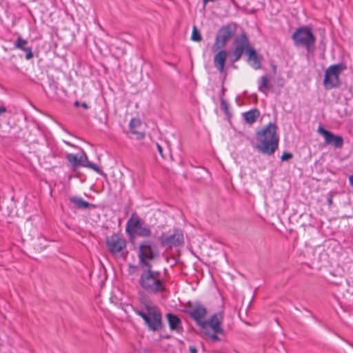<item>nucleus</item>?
I'll list each match as a JSON object with an SVG mask.
<instances>
[{"instance_id":"1","label":"nucleus","mask_w":353,"mask_h":353,"mask_svg":"<svg viewBox=\"0 0 353 353\" xmlns=\"http://www.w3.org/2000/svg\"><path fill=\"white\" fill-rule=\"evenodd\" d=\"M277 126L269 123L256 133L257 144L255 148L263 154L272 155L278 149L279 138L276 134Z\"/></svg>"},{"instance_id":"2","label":"nucleus","mask_w":353,"mask_h":353,"mask_svg":"<svg viewBox=\"0 0 353 353\" xmlns=\"http://www.w3.org/2000/svg\"><path fill=\"white\" fill-rule=\"evenodd\" d=\"M141 269L138 283L143 292L150 294H158L165 292V281L161 277L160 272L152 270V265Z\"/></svg>"},{"instance_id":"3","label":"nucleus","mask_w":353,"mask_h":353,"mask_svg":"<svg viewBox=\"0 0 353 353\" xmlns=\"http://www.w3.org/2000/svg\"><path fill=\"white\" fill-rule=\"evenodd\" d=\"M133 311L142 318L149 331L159 332L164 329L162 313L157 306L145 303L144 310L134 307Z\"/></svg>"},{"instance_id":"4","label":"nucleus","mask_w":353,"mask_h":353,"mask_svg":"<svg viewBox=\"0 0 353 353\" xmlns=\"http://www.w3.org/2000/svg\"><path fill=\"white\" fill-rule=\"evenodd\" d=\"M292 39L296 47L305 48L307 54L314 53L316 38L310 27L303 26L297 28L292 35Z\"/></svg>"},{"instance_id":"5","label":"nucleus","mask_w":353,"mask_h":353,"mask_svg":"<svg viewBox=\"0 0 353 353\" xmlns=\"http://www.w3.org/2000/svg\"><path fill=\"white\" fill-rule=\"evenodd\" d=\"M157 254V247L150 241H142L139 248V265L141 268H150L152 265L150 261L153 260Z\"/></svg>"},{"instance_id":"6","label":"nucleus","mask_w":353,"mask_h":353,"mask_svg":"<svg viewBox=\"0 0 353 353\" xmlns=\"http://www.w3.org/2000/svg\"><path fill=\"white\" fill-rule=\"evenodd\" d=\"M236 31V25L234 23H229L220 28L212 47V51L216 52L219 49H223L228 41L234 35Z\"/></svg>"},{"instance_id":"7","label":"nucleus","mask_w":353,"mask_h":353,"mask_svg":"<svg viewBox=\"0 0 353 353\" xmlns=\"http://www.w3.org/2000/svg\"><path fill=\"white\" fill-rule=\"evenodd\" d=\"M345 69L342 63L332 65L325 72L323 85L325 89H332L340 85L339 75Z\"/></svg>"},{"instance_id":"8","label":"nucleus","mask_w":353,"mask_h":353,"mask_svg":"<svg viewBox=\"0 0 353 353\" xmlns=\"http://www.w3.org/2000/svg\"><path fill=\"white\" fill-rule=\"evenodd\" d=\"M105 244L112 254L121 256L123 250L126 248L127 243L121 234L114 233L106 237Z\"/></svg>"},{"instance_id":"9","label":"nucleus","mask_w":353,"mask_h":353,"mask_svg":"<svg viewBox=\"0 0 353 353\" xmlns=\"http://www.w3.org/2000/svg\"><path fill=\"white\" fill-rule=\"evenodd\" d=\"M159 241L163 247L167 248L181 246L184 243L183 234L181 230L175 228L170 234L162 233Z\"/></svg>"},{"instance_id":"10","label":"nucleus","mask_w":353,"mask_h":353,"mask_svg":"<svg viewBox=\"0 0 353 353\" xmlns=\"http://www.w3.org/2000/svg\"><path fill=\"white\" fill-rule=\"evenodd\" d=\"M186 305L188 310H185V312L188 314L190 317L194 320L198 325L201 326L208 312L205 306L200 301L192 303L190 301Z\"/></svg>"},{"instance_id":"11","label":"nucleus","mask_w":353,"mask_h":353,"mask_svg":"<svg viewBox=\"0 0 353 353\" xmlns=\"http://www.w3.org/2000/svg\"><path fill=\"white\" fill-rule=\"evenodd\" d=\"M223 319V312H219L212 315L208 320H204L200 327L202 330L210 327L213 332L224 334V330L221 326Z\"/></svg>"},{"instance_id":"12","label":"nucleus","mask_w":353,"mask_h":353,"mask_svg":"<svg viewBox=\"0 0 353 353\" xmlns=\"http://www.w3.org/2000/svg\"><path fill=\"white\" fill-rule=\"evenodd\" d=\"M317 132L323 137L326 144L332 145L335 148H341L343 147L344 141L341 136L334 134L321 125L318 128Z\"/></svg>"},{"instance_id":"13","label":"nucleus","mask_w":353,"mask_h":353,"mask_svg":"<svg viewBox=\"0 0 353 353\" xmlns=\"http://www.w3.org/2000/svg\"><path fill=\"white\" fill-rule=\"evenodd\" d=\"M232 46V50L241 54H243L244 52L248 54L249 49H252L247 34L244 32L234 38Z\"/></svg>"},{"instance_id":"14","label":"nucleus","mask_w":353,"mask_h":353,"mask_svg":"<svg viewBox=\"0 0 353 353\" xmlns=\"http://www.w3.org/2000/svg\"><path fill=\"white\" fill-rule=\"evenodd\" d=\"M142 225L143 223L140 217L136 213H132L131 217L127 221L125 232L129 236H132L135 234Z\"/></svg>"},{"instance_id":"15","label":"nucleus","mask_w":353,"mask_h":353,"mask_svg":"<svg viewBox=\"0 0 353 353\" xmlns=\"http://www.w3.org/2000/svg\"><path fill=\"white\" fill-rule=\"evenodd\" d=\"M166 317L169 327L172 331H174L178 334H181L183 332L181 320L178 316L172 313H168Z\"/></svg>"},{"instance_id":"16","label":"nucleus","mask_w":353,"mask_h":353,"mask_svg":"<svg viewBox=\"0 0 353 353\" xmlns=\"http://www.w3.org/2000/svg\"><path fill=\"white\" fill-rule=\"evenodd\" d=\"M227 59V52L224 50L219 51L214 57V65L221 73L224 72V65Z\"/></svg>"},{"instance_id":"17","label":"nucleus","mask_w":353,"mask_h":353,"mask_svg":"<svg viewBox=\"0 0 353 353\" xmlns=\"http://www.w3.org/2000/svg\"><path fill=\"white\" fill-rule=\"evenodd\" d=\"M79 159L81 161L80 162L79 166L90 168L101 175L104 174L98 165L88 161V157L85 152H82L81 155L79 157Z\"/></svg>"},{"instance_id":"18","label":"nucleus","mask_w":353,"mask_h":353,"mask_svg":"<svg viewBox=\"0 0 353 353\" xmlns=\"http://www.w3.org/2000/svg\"><path fill=\"white\" fill-rule=\"evenodd\" d=\"M70 203H73L76 208L85 210L87 208H94L96 205L83 200L80 196H72L69 199Z\"/></svg>"},{"instance_id":"19","label":"nucleus","mask_w":353,"mask_h":353,"mask_svg":"<svg viewBox=\"0 0 353 353\" xmlns=\"http://www.w3.org/2000/svg\"><path fill=\"white\" fill-rule=\"evenodd\" d=\"M141 125V121L139 119L132 118L129 123V128L131 132L134 134L137 135V139L139 140L143 139L145 134L143 132H139L137 130V128H139Z\"/></svg>"},{"instance_id":"20","label":"nucleus","mask_w":353,"mask_h":353,"mask_svg":"<svg viewBox=\"0 0 353 353\" xmlns=\"http://www.w3.org/2000/svg\"><path fill=\"white\" fill-rule=\"evenodd\" d=\"M248 56L249 61H251V66L254 70H259L261 68V59L256 54V50L252 49H249L248 53L247 54Z\"/></svg>"},{"instance_id":"21","label":"nucleus","mask_w":353,"mask_h":353,"mask_svg":"<svg viewBox=\"0 0 353 353\" xmlns=\"http://www.w3.org/2000/svg\"><path fill=\"white\" fill-rule=\"evenodd\" d=\"M260 115V112L259 110L254 108L246 112L243 114V117L245 122L248 124L254 123L257 118Z\"/></svg>"},{"instance_id":"22","label":"nucleus","mask_w":353,"mask_h":353,"mask_svg":"<svg viewBox=\"0 0 353 353\" xmlns=\"http://www.w3.org/2000/svg\"><path fill=\"white\" fill-rule=\"evenodd\" d=\"M270 79L268 75L262 76L258 81V90L259 92L266 94L265 90L270 88Z\"/></svg>"},{"instance_id":"23","label":"nucleus","mask_w":353,"mask_h":353,"mask_svg":"<svg viewBox=\"0 0 353 353\" xmlns=\"http://www.w3.org/2000/svg\"><path fill=\"white\" fill-rule=\"evenodd\" d=\"M151 234L152 232L150 227L148 225L143 223L135 233L136 235L145 238L150 237Z\"/></svg>"},{"instance_id":"24","label":"nucleus","mask_w":353,"mask_h":353,"mask_svg":"<svg viewBox=\"0 0 353 353\" xmlns=\"http://www.w3.org/2000/svg\"><path fill=\"white\" fill-rule=\"evenodd\" d=\"M66 159L68 160V161L69 163H70L72 164V165L74 168V169H75L76 168L79 167V164H80V162L81 161L79 159V157H78L77 154H72V153L68 154L66 155Z\"/></svg>"},{"instance_id":"25","label":"nucleus","mask_w":353,"mask_h":353,"mask_svg":"<svg viewBox=\"0 0 353 353\" xmlns=\"http://www.w3.org/2000/svg\"><path fill=\"white\" fill-rule=\"evenodd\" d=\"M27 43V40L22 39L21 37H19L15 41L14 46L15 48H18L23 50V49H25L26 48V45Z\"/></svg>"},{"instance_id":"26","label":"nucleus","mask_w":353,"mask_h":353,"mask_svg":"<svg viewBox=\"0 0 353 353\" xmlns=\"http://www.w3.org/2000/svg\"><path fill=\"white\" fill-rule=\"evenodd\" d=\"M243 54H241L240 52H236V51H234L232 50L230 52V61L232 63L238 61L241 58Z\"/></svg>"},{"instance_id":"27","label":"nucleus","mask_w":353,"mask_h":353,"mask_svg":"<svg viewBox=\"0 0 353 353\" xmlns=\"http://www.w3.org/2000/svg\"><path fill=\"white\" fill-rule=\"evenodd\" d=\"M191 39L194 41H201L202 39L201 35L200 32L197 30L196 26H194L193 28Z\"/></svg>"},{"instance_id":"28","label":"nucleus","mask_w":353,"mask_h":353,"mask_svg":"<svg viewBox=\"0 0 353 353\" xmlns=\"http://www.w3.org/2000/svg\"><path fill=\"white\" fill-rule=\"evenodd\" d=\"M220 98L221 108L225 112V113L228 114L229 113V104L226 101L224 100L222 97H220Z\"/></svg>"},{"instance_id":"29","label":"nucleus","mask_w":353,"mask_h":353,"mask_svg":"<svg viewBox=\"0 0 353 353\" xmlns=\"http://www.w3.org/2000/svg\"><path fill=\"white\" fill-rule=\"evenodd\" d=\"M205 334L210 336V338L214 341V342H216V341H221V339H220L219 336H217V334H220L219 333H215V332H213V333H210V332H206Z\"/></svg>"},{"instance_id":"30","label":"nucleus","mask_w":353,"mask_h":353,"mask_svg":"<svg viewBox=\"0 0 353 353\" xmlns=\"http://www.w3.org/2000/svg\"><path fill=\"white\" fill-rule=\"evenodd\" d=\"M23 51L26 52V59L27 60H30L33 57V52L30 47H26L25 49H23Z\"/></svg>"},{"instance_id":"31","label":"nucleus","mask_w":353,"mask_h":353,"mask_svg":"<svg viewBox=\"0 0 353 353\" xmlns=\"http://www.w3.org/2000/svg\"><path fill=\"white\" fill-rule=\"evenodd\" d=\"M293 157V155L292 153L284 152L281 157V161H287Z\"/></svg>"},{"instance_id":"32","label":"nucleus","mask_w":353,"mask_h":353,"mask_svg":"<svg viewBox=\"0 0 353 353\" xmlns=\"http://www.w3.org/2000/svg\"><path fill=\"white\" fill-rule=\"evenodd\" d=\"M137 268V265L130 263L128 265V273L130 274H133L135 272Z\"/></svg>"},{"instance_id":"33","label":"nucleus","mask_w":353,"mask_h":353,"mask_svg":"<svg viewBox=\"0 0 353 353\" xmlns=\"http://www.w3.org/2000/svg\"><path fill=\"white\" fill-rule=\"evenodd\" d=\"M156 146H157V150L159 153V154L163 157L164 158V156H163V148L161 147V145H159V143H156Z\"/></svg>"},{"instance_id":"34","label":"nucleus","mask_w":353,"mask_h":353,"mask_svg":"<svg viewBox=\"0 0 353 353\" xmlns=\"http://www.w3.org/2000/svg\"><path fill=\"white\" fill-rule=\"evenodd\" d=\"M189 351H190V353H198V350H197L196 347L193 345H190L189 347Z\"/></svg>"},{"instance_id":"35","label":"nucleus","mask_w":353,"mask_h":353,"mask_svg":"<svg viewBox=\"0 0 353 353\" xmlns=\"http://www.w3.org/2000/svg\"><path fill=\"white\" fill-rule=\"evenodd\" d=\"M7 112V108L5 106L0 105V115Z\"/></svg>"},{"instance_id":"36","label":"nucleus","mask_w":353,"mask_h":353,"mask_svg":"<svg viewBox=\"0 0 353 353\" xmlns=\"http://www.w3.org/2000/svg\"><path fill=\"white\" fill-rule=\"evenodd\" d=\"M332 195H330L329 197L327 198V203H328V205L329 207H331V205H332Z\"/></svg>"},{"instance_id":"37","label":"nucleus","mask_w":353,"mask_h":353,"mask_svg":"<svg viewBox=\"0 0 353 353\" xmlns=\"http://www.w3.org/2000/svg\"><path fill=\"white\" fill-rule=\"evenodd\" d=\"M160 338L161 339H169L171 338V336L170 334H165V335H163V334H160Z\"/></svg>"},{"instance_id":"38","label":"nucleus","mask_w":353,"mask_h":353,"mask_svg":"<svg viewBox=\"0 0 353 353\" xmlns=\"http://www.w3.org/2000/svg\"><path fill=\"white\" fill-rule=\"evenodd\" d=\"M81 106L85 110L88 109L89 108L88 105L85 102L81 103Z\"/></svg>"},{"instance_id":"39","label":"nucleus","mask_w":353,"mask_h":353,"mask_svg":"<svg viewBox=\"0 0 353 353\" xmlns=\"http://www.w3.org/2000/svg\"><path fill=\"white\" fill-rule=\"evenodd\" d=\"M349 182L352 187H353V174L349 176Z\"/></svg>"},{"instance_id":"40","label":"nucleus","mask_w":353,"mask_h":353,"mask_svg":"<svg viewBox=\"0 0 353 353\" xmlns=\"http://www.w3.org/2000/svg\"><path fill=\"white\" fill-rule=\"evenodd\" d=\"M276 68H277V67H276V65L275 64H272V69L274 72H276Z\"/></svg>"},{"instance_id":"41","label":"nucleus","mask_w":353,"mask_h":353,"mask_svg":"<svg viewBox=\"0 0 353 353\" xmlns=\"http://www.w3.org/2000/svg\"><path fill=\"white\" fill-rule=\"evenodd\" d=\"M74 105L75 106H79V105H81V103L79 101H76L74 102Z\"/></svg>"},{"instance_id":"42","label":"nucleus","mask_w":353,"mask_h":353,"mask_svg":"<svg viewBox=\"0 0 353 353\" xmlns=\"http://www.w3.org/2000/svg\"><path fill=\"white\" fill-rule=\"evenodd\" d=\"M224 92H225V88L223 87L222 88V91H221V97H222L223 98V96H224Z\"/></svg>"}]
</instances>
